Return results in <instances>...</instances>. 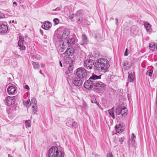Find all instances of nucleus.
<instances>
[{"mask_svg":"<svg viewBox=\"0 0 157 157\" xmlns=\"http://www.w3.org/2000/svg\"><path fill=\"white\" fill-rule=\"evenodd\" d=\"M109 66V61L104 58L98 59L95 64L96 68L98 71L104 72H106Z\"/></svg>","mask_w":157,"mask_h":157,"instance_id":"obj_1","label":"nucleus"},{"mask_svg":"<svg viewBox=\"0 0 157 157\" xmlns=\"http://www.w3.org/2000/svg\"><path fill=\"white\" fill-rule=\"evenodd\" d=\"M48 155L49 157H64V154L57 147L52 146L49 149Z\"/></svg>","mask_w":157,"mask_h":157,"instance_id":"obj_2","label":"nucleus"},{"mask_svg":"<svg viewBox=\"0 0 157 157\" xmlns=\"http://www.w3.org/2000/svg\"><path fill=\"white\" fill-rule=\"evenodd\" d=\"M101 76L100 75L97 76L96 75H93L92 76H91L89 80H87L84 83V87L87 89H89L91 88L93 86H94V83L93 81L91 80H95L98 79H100Z\"/></svg>","mask_w":157,"mask_h":157,"instance_id":"obj_3","label":"nucleus"},{"mask_svg":"<svg viewBox=\"0 0 157 157\" xmlns=\"http://www.w3.org/2000/svg\"><path fill=\"white\" fill-rule=\"evenodd\" d=\"M94 88L95 91L99 93L104 90L105 86L103 83L99 81L94 83Z\"/></svg>","mask_w":157,"mask_h":157,"instance_id":"obj_4","label":"nucleus"},{"mask_svg":"<svg viewBox=\"0 0 157 157\" xmlns=\"http://www.w3.org/2000/svg\"><path fill=\"white\" fill-rule=\"evenodd\" d=\"M76 74L77 76L80 78H85L87 75L86 70L83 68H79L77 69Z\"/></svg>","mask_w":157,"mask_h":157,"instance_id":"obj_5","label":"nucleus"},{"mask_svg":"<svg viewBox=\"0 0 157 157\" xmlns=\"http://www.w3.org/2000/svg\"><path fill=\"white\" fill-rule=\"evenodd\" d=\"M75 41L74 38L70 36L68 39L66 40V41L64 42L62 41H59V44H63V45L64 44V45L70 47L71 45H72L74 44Z\"/></svg>","mask_w":157,"mask_h":157,"instance_id":"obj_6","label":"nucleus"},{"mask_svg":"<svg viewBox=\"0 0 157 157\" xmlns=\"http://www.w3.org/2000/svg\"><path fill=\"white\" fill-rule=\"evenodd\" d=\"M77 16V19L78 22L79 23H82L85 24H88V23L85 21V19H82V12L81 10H78L77 11L75 14Z\"/></svg>","mask_w":157,"mask_h":157,"instance_id":"obj_7","label":"nucleus"},{"mask_svg":"<svg viewBox=\"0 0 157 157\" xmlns=\"http://www.w3.org/2000/svg\"><path fill=\"white\" fill-rule=\"evenodd\" d=\"M69 34L70 32L69 30L67 29H65L61 36H60V38L61 39L60 41L64 42L66 41V40L70 37V36H69Z\"/></svg>","mask_w":157,"mask_h":157,"instance_id":"obj_8","label":"nucleus"},{"mask_svg":"<svg viewBox=\"0 0 157 157\" xmlns=\"http://www.w3.org/2000/svg\"><path fill=\"white\" fill-rule=\"evenodd\" d=\"M17 90V87L15 85L11 84L8 86L7 91L9 95H12L15 94Z\"/></svg>","mask_w":157,"mask_h":157,"instance_id":"obj_9","label":"nucleus"},{"mask_svg":"<svg viewBox=\"0 0 157 157\" xmlns=\"http://www.w3.org/2000/svg\"><path fill=\"white\" fill-rule=\"evenodd\" d=\"M94 65L93 61L90 59L86 60L84 63V66L88 69H91Z\"/></svg>","mask_w":157,"mask_h":157,"instance_id":"obj_10","label":"nucleus"},{"mask_svg":"<svg viewBox=\"0 0 157 157\" xmlns=\"http://www.w3.org/2000/svg\"><path fill=\"white\" fill-rule=\"evenodd\" d=\"M6 105L10 106L13 104L15 102L14 96H8L4 101Z\"/></svg>","mask_w":157,"mask_h":157,"instance_id":"obj_11","label":"nucleus"},{"mask_svg":"<svg viewBox=\"0 0 157 157\" xmlns=\"http://www.w3.org/2000/svg\"><path fill=\"white\" fill-rule=\"evenodd\" d=\"M24 41V37L21 36H20L19 37L18 44L20 50H23L25 49V47L24 45L23 44Z\"/></svg>","mask_w":157,"mask_h":157,"instance_id":"obj_12","label":"nucleus"},{"mask_svg":"<svg viewBox=\"0 0 157 157\" xmlns=\"http://www.w3.org/2000/svg\"><path fill=\"white\" fill-rule=\"evenodd\" d=\"M73 82L75 86H80L82 84V80L78 78H75L73 80Z\"/></svg>","mask_w":157,"mask_h":157,"instance_id":"obj_13","label":"nucleus"},{"mask_svg":"<svg viewBox=\"0 0 157 157\" xmlns=\"http://www.w3.org/2000/svg\"><path fill=\"white\" fill-rule=\"evenodd\" d=\"M52 26L51 23L49 21H45L44 23V25L41 27L44 29L47 30L51 28Z\"/></svg>","mask_w":157,"mask_h":157,"instance_id":"obj_14","label":"nucleus"},{"mask_svg":"<svg viewBox=\"0 0 157 157\" xmlns=\"http://www.w3.org/2000/svg\"><path fill=\"white\" fill-rule=\"evenodd\" d=\"M115 128L116 131L117 133L122 132L124 129V127L121 126L120 124L117 125L115 126Z\"/></svg>","mask_w":157,"mask_h":157,"instance_id":"obj_15","label":"nucleus"},{"mask_svg":"<svg viewBox=\"0 0 157 157\" xmlns=\"http://www.w3.org/2000/svg\"><path fill=\"white\" fill-rule=\"evenodd\" d=\"M8 28L6 25H1V33H5L7 32Z\"/></svg>","mask_w":157,"mask_h":157,"instance_id":"obj_16","label":"nucleus"},{"mask_svg":"<svg viewBox=\"0 0 157 157\" xmlns=\"http://www.w3.org/2000/svg\"><path fill=\"white\" fill-rule=\"evenodd\" d=\"M136 139V137L134 133H132L131 137L130 139L129 142L131 144V145L134 146L135 144V139Z\"/></svg>","mask_w":157,"mask_h":157,"instance_id":"obj_17","label":"nucleus"},{"mask_svg":"<svg viewBox=\"0 0 157 157\" xmlns=\"http://www.w3.org/2000/svg\"><path fill=\"white\" fill-rule=\"evenodd\" d=\"M129 75L128 77V81L130 82H133L135 77V74L134 73H129Z\"/></svg>","mask_w":157,"mask_h":157,"instance_id":"obj_18","label":"nucleus"},{"mask_svg":"<svg viewBox=\"0 0 157 157\" xmlns=\"http://www.w3.org/2000/svg\"><path fill=\"white\" fill-rule=\"evenodd\" d=\"M144 25L147 31L150 32L151 31V26L149 23L145 22L144 24Z\"/></svg>","mask_w":157,"mask_h":157,"instance_id":"obj_19","label":"nucleus"},{"mask_svg":"<svg viewBox=\"0 0 157 157\" xmlns=\"http://www.w3.org/2000/svg\"><path fill=\"white\" fill-rule=\"evenodd\" d=\"M114 108L113 107L111 109L108 110V113L110 116L113 119H114L115 117L114 114Z\"/></svg>","mask_w":157,"mask_h":157,"instance_id":"obj_20","label":"nucleus"},{"mask_svg":"<svg viewBox=\"0 0 157 157\" xmlns=\"http://www.w3.org/2000/svg\"><path fill=\"white\" fill-rule=\"evenodd\" d=\"M70 62H71V63L69 64V67L68 68V71L69 73H71L73 70V65L72 63L73 62L71 60H70Z\"/></svg>","mask_w":157,"mask_h":157,"instance_id":"obj_21","label":"nucleus"},{"mask_svg":"<svg viewBox=\"0 0 157 157\" xmlns=\"http://www.w3.org/2000/svg\"><path fill=\"white\" fill-rule=\"evenodd\" d=\"M82 44H86L88 41L87 36L85 34L82 35Z\"/></svg>","mask_w":157,"mask_h":157,"instance_id":"obj_22","label":"nucleus"},{"mask_svg":"<svg viewBox=\"0 0 157 157\" xmlns=\"http://www.w3.org/2000/svg\"><path fill=\"white\" fill-rule=\"evenodd\" d=\"M127 110L126 108H121V114L122 116H125L127 114Z\"/></svg>","mask_w":157,"mask_h":157,"instance_id":"obj_23","label":"nucleus"},{"mask_svg":"<svg viewBox=\"0 0 157 157\" xmlns=\"http://www.w3.org/2000/svg\"><path fill=\"white\" fill-rule=\"evenodd\" d=\"M65 53L67 54L68 55H71L73 53V50L72 48H67Z\"/></svg>","mask_w":157,"mask_h":157,"instance_id":"obj_24","label":"nucleus"},{"mask_svg":"<svg viewBox=\"0 0 157 157\" xmlns=\"http://www.w3.org/2000/svg\"><path fill=\"white\" fill-rule=\"evenodd\" d=\"M155 45H155L154 43L153 42L151 43L149 45L150 50L153 51L154 49L155 48Z\"/></svg>","mask_w":157,"mask_h":157,"instance_id":"obj_25","label":"nucleus"},{"mask_svg":"<svg viewBox=\"0 0 157 157\" xmlns=\"http://www.w3.org/2000/svg\"><path fill=\"white\" fill-rule=\"evenodd\" d=\"M32 63L34 68H38L40 67V65L37 62L32 61Z\"/></svg>","mask_w":157,"mask_h":157,"instance_id":"obj_26","label":"nucleus"},{"mask_svg":"<svg viewBox=\"0 0 157 157\" xmlns=\"http://www.w3.org/2000/svg\"><path fill=\"white\" fill-rule=\"evenodd\" d=\"M31 121L30 120H26L25 121L26 127H30L31 126Z\"/></svg>","mask_w":157,"mask_h":157,"instance_id":"obj_27","label":"nucleus"},{"mask_svg":"<svg viewBox=\"0 0 157 157\" xmlns=\"http://www.w3.org/2000/svg\"><path fill=\"white\" fill-rule=\"evenodd\" d=\"M24 105L27 107H29L31 105V102L30 100H28L27 101H25L24 102Z\"/></svg>","mask_w":157,"mask_h":157,"instance_id":"obj_28","label":"nucleus"},{"mask_svg":"<svg viewBox=\"0 0 157 157\" xmlns=\"http://www.w3.org/2000/svg\"><path fill=\"white\" fill-rule=\"evenodd\" d=\"M37 106L32 105L33 112V114H35L37 112Z\"/></svg>","mask_w":157,"mask_h":157,"instance_id":"obj_29","label":"nucleus"},{"mask_svg":"<svg viewBox=\"0 0 157 157\" xmlns=\"http://www.w3.org/2000/svg\"><path fill=\"white\" fill-rule=\"evenodd\" d=\"M36 102V98H33L31 99V104L33 105H37Z\"/></svg>","mask_w":157,"mask_h":157,"instance_id":"obj_30","label":"nucleus"},{"mask_svg":"<svg viewBox=\"0 0 157 157\" xmlns=\"http://www.w3.org/2000/svg\"><path fill=\"white\" fill-rule=\"evenodd\" d=\"M60 45H62V47L59 49V50L60 52H63L64 50L67 48V46L66 45H64V44H63H63Z\"/></svg>","mask_w":157,"mask_h":157,"instance_id":"obj_31","label":"nucleus"},{"mask_svg":"<svg viewBox=\"0 0 157 157\" xmlns=\"http://www.w3.org/2000/svg\"><path fill=\"white\" fill-rule=\"evenodd\" d=\"M72 121L71 120H68L66 123V125L69 127H71L72 126Z\"/></svg>","mask_w":157,"mask_h":157,"instance_id":"obj_32","label":"nucleus"},{"mask_svg":"<svg viewBox=\"0 0 157 157\" xmlns=\"http://www.w3.org/2000/svg\"><path fill=\"white\" fill-rule=\"evenodd\" d=\"M153 70H149L146 72V75L151 77L152 75Z\"/></svg>","mask_w":157,"mask_h":157,"instance_id":"obj_33","label":"nucleus"},{"mask_svg":"<svg viewBox=\"0 0 157 157\" xmlns=\"http://www.w3.org/2000/svg\"><path fill=\"white\" fill-rule=\"evenodd\" d=\"M116 113L117 115H119L121 114V108H119L116 110Z\"/></svg>","mask_w":157,"mask_h":157,"instance_id":"obj_34","label":"nucleus"},{"mask_svg":"<svg viewBox=\"0 0 157 157\" xmlns=\"http://www.w3.org/2000/svg\"><path fill=\"white\" fill-rule=\"evenodd\" d=\"M91 101L92 103H96L98 106L99 105V104L97 102L95 98L94 97L91 98Z\"/></svg>","mask_w":157,"mask_h":157,"instance_id":"obj_35","label":"nucleus"},{"mask_svg":"<svg viewBox=\"0 0 157 157\" xmlns=\"http://www.w3.org/2000/svg\"><path fill=\"white\" fill-rule=\"evenodd\" d=\"M59 20L58 18H55L53 19V21L56 25L59 23Z\"/></svg>","mask_w":157,"mask_h":157,"instance_id":"obj_36","label":"nucleus"},{"mask_svg":"<svg viewBox=\"0 0 157 157\" xmlns=\"http://www.w3.org/2000/svg\"><path fill=\"white\" fill-rule=\"evenodd\" d=\"M72 126L74 128H77L78 127V124L76 122H73L72 124Z\"/></svg>","mask_w":157,"mask_h":157,"instance_id":"obj_37","label":"nucleus"},{"mask_svg":"<svg viewBox=\"0 0 157 157\" xmlns=\"http://www.w3.org/2000/svg\"><path fill=\"white\" fill-rule=\"evenodd\" d=\"M136 26H135V25L131 27V31H133L134 32L136 30Z\"/></svg>","mask_w":157,"mask_h":157,"instance_id":"obj_38","label":"nucleus"},{"mask_svg":"<svg viewBox=\"0 0 157 157\" xmlns=\"http://www.w3.org/2000/svg\"><path fill=\"white\" fill-rule=\"evenodd\" d=\"M107 157H113V155L111 153H109L107 154Z\"/></svg>","mask_w":157,"mask_h":157,"instance_id":"obj_39","label":"nucleus"},{"mask_svg":"<svg viewBox=\"0 0 157 157\" xmlns=\"http://www.w3.org/2000/svg\"><path fill=\"white\" fill-rule=\"evenodd\" d=\"M124 140V138H120L119 139V141L121 143V144H122V142Z\"/></svg>","mask_w":157,"mask_h":157,"instance_id":"obj_40","label":"nucleus"},{"mask_svg":"<svg viewBox=\"0 0 157 157\" xmlns=\"http://www.w3.org/2000/svg\"><path fill=\"white\" fill-rule=\"evenodd\" d=\"M61 9V8L60 7H58L56 8V9L53 10V11H57Z\"/></svg>","mask_w":157,"mask_h":157,"instance_id":"obj_41","label":"nucleus"},{"mask_svg":"<svg viewBox=\"0 0 157 157\" xmlns=\"http://www.w3.org/2000/svg\"><path fill=\"white\" fill-rule=\"evenodd\" d=\"M24 88H25V89H27L28 90H29V86L28 85H25V86Z\"/></svg>","mask_w":157,"mask_h":157,"instance_id":"obj_42","label":"nucleus"},{"mask_svg":"<svg viewBox=\"0 0 157 157\" xmlns=\"http://www.w3.org/2000/svg\"><path fill=\"white\" fill-rule=\"evenodd\" d=\"M128 50L127 49H126L125 50V52L124 53V56H128V54H127V52H128Z\"/></svg>","mask_w":157,"mask_h":157,"instance_id":"obj_43","label":"nucleus"},{"mask_svg":"<svg viewBox=\"0 0 157 157\" xmlns=\"http://www.w3.org/2000/svg\"><path fill=\"white\" fill-rule=\"evenodd\" d=\"M5 17V15L3 13H1V18H4Z\"/></svg>","mask_w":157,"mask_h":157,"instance_id":"obj_44","label":"nucleus"},{"mask_svg":"<svg viewBox=\"0 0 157 157\" xmlns=\"http://www.w3.org/2000/svg\"><path fill=\"white\" fill-rule=\"evenodd\" d=\"M124 66H125L126 65H128V62H127V61H124Z\"/></svg>","mask_w":157,"mask_h":157,"instance_id":"obj_45","label":"nucleus"},{"mask_svg":"<svg viewBox=\"0 0 157 157\" xmlns=\"http://www.w3.org/2000/svg\"><path fill=\"white\" fill-rule=\"evenodd\" d=\"M41 67H45V65H44V64L43 63H42L41 65Z\"/></svg>","mask_w":157,"mask_h":157,"instance_id":"obj_46","label":"nucleus"},{"mask_svg":"<svg viewBox=\"0 0 157 157\" xmlns=\"http://www.w3.org/2000/svg\"><path fill=\"white\" fill-rule=\"evenodd\" d=\"M115 21H116V25H117V24L118 23V19L116 18V19H115Z\"/></svg>","mask_w":157,"mask_h":157,"instance_id":"obj_47","label":"nucleus"},{"mask_svg":"<svg viewBox=\"0 0 157 157\" xmlns=\"http://www.w3.org/2000/svg\"><path fill=\"white\" fill-rule=\"evenodd\" d=\"M13 5H15L16 6L17 5V3L16 2H13Z\"/></svg>","mask_w":157,"mask_h":157,"instance_id":"obj_48","label":"nucleus"},{"mask_svg":"<svg viewBox=\"0 0 157 157\" xmlns=\"http://www.w3.org/2000/svg\"><path fill=\"white\" fill-rule=\"evenodd\" d=\"M39 72L42 75H43L44 76V74L43 73H42V72H41V70H40V71H39Z\"/></svg>","mask_w":157,"mask_h":157,"instance_id":"obj_49","label":"nucleus"},{"mask_svg":"<svg viewBox=\"0 0 157 157\" xmlns=\"http://www.w3.org/2000/svg\"><path fill=\"white\" fill-rule=\"evenodd\" d=\"M8 80L9 81H12V80L11 79V78L10 77H9L8 78Z\"/></svg>","mask_w":157,"mask_h":157,"instance_id":"obj_50","label":"nucleus"},{"mask_svg":"<svg viewBox=\"0 0 157 157\" xmlns=\"http://www.w3.org/2000/svg\"><path fill=\"white\" fill-rule=\"evenodd\" d=\"M59 64H60V66H61V67H62V63H61V61L59 62Z\"/></svg>","mask_w":157,"mask_h":157,"instance_id":"obj_51","label":"nucleus"},{"mask_svg":"<svg viewBox=\"0 0 157 157\" xmlns=\"http://www.w3.org/2000/svg\"><path fill=\"white\" fill-rule=\"evenodd\" d=\"M74 17V16H73V15H72L70 17V18L71 19H72Z\"/></svg>","mask_w":157,"mask_h":157,"instance_id":"obj_52","label":"nucleus"},{"mask_svg":"<svg viewBox=\"0 0 157 157\" xmlns=\"http://www.w3.org/2000/svg\"><path fill=\"white\" fill-rule=\"evenodd\" d=\"M8 157H12L11 155H8Z\"/></svg>","mask_w":157,"mask_h":157,"instance_id":"obj_53","label":"nucleus"},{"mask_svg":"<svg viewBox=\"0 0 157 157\" xmlns=\"http://www.w3.org/2000/svg\"><path fill=\"white\" fill-rule=\"evenodd\" d=\"M155 48H156V49H157V44H156V45H155Z\"/></svg>","mask_w":157,"mask_h":157,"instance_id":"obj_54","label":"nucleus"},{"mask_svg":"<svg viewBox=\"0 0 157 157\" xmlns=\"http://www.w3.org/2000/svg\"><path fill=\"white\" fill-rule=\"evenodd\" d=\"M110 20H113V18H111L110 19Z\"/></svg>","mask_w":157,"mask_h":157,"instance_id":"obj_55","label":"nucleus"},{"mask_svg":"<svg viewBox=\"0 0 157 157\" xmlns=\"http://www.w3.org/2000/svg\"><path fill=\"white\" fill-rule=\"evenodd\" d=\"M12 23H13L14 22V20H13L12 21Z\"/></svg>","mask_w":157,"mask_h":157,"instance_id":"obj_56","label":"nucleus"}]
</instances>
